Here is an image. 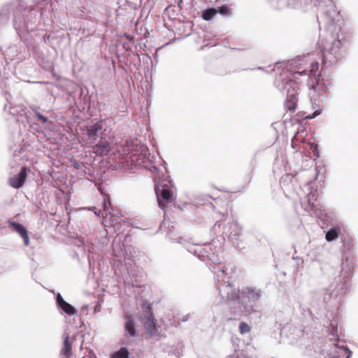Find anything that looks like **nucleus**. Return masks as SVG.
Wrapping results in <instances>:
<instances>
[{
    "label": "nucleus",
    "instance_id": "f257e3e1",
    "mask_svg": "<svg viewBox=\"0 0 358 358\" xmlns=\"http://www.w3.org/2000/svg\"><path fill=\"white\" fill-rule=\"evenodd\" d=\"M331 43L323 44L322 49V64L331 65L337 62L341 56L340 50L343 45L349 41L350 35L341 27H334Z\"/></svg>",
    "mask_w": 358,
    "mask_h": 358
},
{
    "label": "nucleus",
    "instance_id": "f03ea898",
    "mask_svg": "<svg viewBox=\"0 0 358 358\" xmlns=\"http://www.w3.org/2000/svg\"><path fill=\"white\" fill-rule=\"evenodd\" d=\"M275 85L280 90L287 92V99L285 103V108L289 111L294 112L298 101V83L292 78H289L281 79L280 83L279 80H276Z\"/></svg>",
    "mask_w": 358,
    "mask_h": 358
},
{
    "label": "nucleus",
    "instance_id": "7ed1b4c3",
    "mask_svg": "<svg viewBox=\"0 0 358 358\" xmlns=\"http://www.w3.org/2000/svg\"><path fill=\"white\" fill-rule=\"evenodd\" d=\"M319 70L318 62H313L310 65V69L309 73H307L306 71H295L292 74L293 79L298 78L297 76L308 75L310 76V86L312 89L317 92H323L325 91L326 87L331 85L329 80H324L321 78L320 73H317Z\"/></svg>",
    "mask_w": 358,
    "mask_h": 358
},
{
    "label": "nucleus",
    "instance_id": "20e7f679",
    "mask_svg": "<svg viewBox=\"0 0 358 358\" xmlns=\"http://www.w3.org/2000/svg\"><path fill=\"white\" fill-rule=\"evenodd\" d=\"M30 171V169L27 167L22 168L20 173L8 180L9 185L15 189L20 188L24 183L27 178V173Z\"/></svg>",
    "mask_w": 358,
    "mask_h": 358
},
{
    "label": "nucleus",
    "instance_id": "39448f33",
    "mask_svg": "<svg viewBox=\"0 0 358 358\" xmlns=\"http://www.w3.org/2000/svg\"><path fill=\"white\" fill-rule=\"evenodd\" d=\"M92 150L96 155H107L111 151L110 143L106 138H101L99 142L92 147Z\"/></svg>",
    "mask_w": 358,
    "mask_h": 358
},
{
    "label": "nucleus",
    "instance_id": "423d86ee",
    "mask_svg": "<svg viewBox=\"0 0 358 358\" xmlns=\"http://www.w3.org/2000/svg\"><path fill=\"white\" fill-rule=\"evenodd\" d=\"M8 224L9 226L23 238L24 245L26 246L29 245V237L26 228L24 227L21 224L13 221H9Z\"/></svg>",
    "mask_w": 358,
    "mask_h": 358
},
{
    "label": "nucleus",
    "instance_id": "0eeeda50",
    "mask_svg": "<svg viewBox=\"0 0 358 358\" xmlns=\"http://www.w3.org/2000/svg\"><path fill=\"white\" fill-rule=\"evenodd\" d=\"M157 194L158 197L159 206L161 208L164 209L166 207V203H168L171 199V192L169 189L164 187L160 191V192L159 190H158L157 192Z\"/></svg>",
    "mask_w": 358,
    "mask_h": 358
},
{
    "label": "nucleus",
    "instance_id": "6e6552de",
    "mask_svg": "<svg viewBox=\"0 0 358 358\" xmlns=\"http://www.w3.org/2000/svg\"><path fill=\"white\" fill-rule=\"evenodd\" d=\"M57 303L58 306L67 315H73L76 313V308L64 301L59 294L57 296Z\"/></svg>",
    "mask_w": 358,
    "mask_h": 358
},
{
    "label": "nucleus",
    "instance_id": "1a4fd4ad",
    "mask_svg": "<svg viewBox=\"0 0 358 358\" xmlns=\"http://www.w3.org/2000/svg\"><path fill=\"white\" fill-rule=\"evenodd\" d=\"M72 354V343L69 341V334L66 335L63 342V346L60 350L62 358H70Z\"/></svg>",
    "mask_w": 358,
    "mask_h": 358
},
{
    "label": "nucleus",
    "instance_id": "9d476101",
    "mask_svg": "<svg viewBox=\"0 0 358 358\" xmlns=\"http://www.w3.org/2000/svg\"><path fill=\"white\" fill-rule=\"evenodd\" d=\"M103 128V124L101 121L96 122L93 124L87 127V134L90 138H95L97 133Z\"/></svg>",
    "mask_w": 358,
    "mask_h": 358
},
{
    "label": "nucleus",
    "instance_id": "9b49d317",
    "mask_svg": "<svg viewBox=\"0 0 358 358\" xmlns=\"http://www.w3.org/2000/svg\"><path fill=\"white\" fill-rule=\"evenodd\" d=\"M126 319L124 330L128 335L134 337L136 335L135 322L131 316H127Z\"/></svg>",
    "mask_w": 358,
    "mask_h": 358
},
{
    "label": "nucleus",
    "instance_id": "f8f14e48",
    "mask_svg": "<svg viewBox=\"0 0 358 358\" xmlns=\"http://www.w3.org/2000/svg\"><path fill=\"white\" fill-rule=\"evenodd\" d=\"M145 320L146 321L144 322L145 329L149 332L150 336H154L157 332L156 320L154 317Z\"/></svg>",
    "mask_w": 358,
    "mask_h": 358
},
{
    "label": "nucleus",
    "instance_id": "ddd939ff",
    "mask_svg": "<svg viewBox=\"0 0 358 358\" xmlns=\"http://www.w3.org/2000/svg\"><path fill=\"white\" fill-rule=\"evenodd\" d=\"M340 232L341 228L338 227L331 229L326 234V240L329 242L336 240L338 237Z\"/></svg>",
    "mask_w": 358,
    "mask_h": 358
},
{
    "label": "nucleus",
    "instance_id": "4468645a",
    "mask_svg": "<svg viewBox=\"0 0 358 358\" xmlns=\"http://www.w3.org/2000/svg\"><path fill=\"white\" fill-rule=\"evenodd\" d=\"M99 190L103 196V211L107 212L109 210V208L111 206V201L110 195L103 192L101 186L99 187Z\"/></svg>",
    "mask_w": 358,
    "mask_h": 358
},
{
    "label": "nucleus",
    "instance_id": "2eb2a0df",
    "mask_svg": "<svg viewBox=\"0 0 358 358\" xmlns=\"http://www.w3.org/2000/svg\"><path fill=\"white\" fill-rule=\"evenodd\" d=\"M217 13V9L211 8L203 10L201 17L204 20L208 21L213 19Z\"/></svg>",
    "mask_w": 358,
    "mask_h": 358
},
{
    "label": "nucleus",
    "instance_id": "dca6fc26",
    "mask_svg": "<svg viewBox=\"0 0 358 358\" xmlns=\"http://www.w3.org/2000/svg\"><path fill=\"white\" fill-rule=\"evenodd\" d=\"M129 352L125 348H120L112 355V358H128Z\"/></svg>",
    "mask_w": 358,
    "mask_h": 358
},
{
    "label": "nucleus",
    "instance_id": "f3484780",
    "mask_svg": "<svg viewBox=\"0 0 358 358\" xmlns=\"http://www.w3.org/2000/svg\"><path fill=\"white\" fill-rule=\"evenodd\" d=\"M143 319H148V318H152L154 317L152 312V308L150 306L144 303L143 305Z\"/></svg>",
    "mask_w": 358,
    "mask_h": 358
},
{
    "label": "nucleus",
    "instance_id": "a211bd4d",
    "mask_svg": "<svg viewBox=\"0 0 358 358\" xmlns=\"http://www.w3.org/2000/svg\"><path fill=\"white\" fill-rule=\"evenodd\" d=\"M251 330V327L246 322H241L239 324V331L241 334H244L250 332Z\"/></svg>",
    "mask_w": 358,
    "mask_h": 358
},
{
    "label": "nucleus",
    "instance_id": "6ab92c4d",
    "mask_svg": "<svg viewBox=\"0 0 358 358\" xmlns=\"http://www.w3.org/2000/svg\"><path fill=\"white\" fill-rule=\"evenodd\" d=\"M217 13H220L221 15H229L231 13V9L229 8L228 6L224 5L218 8L217 9Z\"/></svg>",
    "mask_w": 358,
    "mask_h": 358
},
{
    "label": "nucleus",
    "instance_id": "aec40b11",
    "mask_svg": "<svg viewBox=\"0 0 358 358\" xmlns=\"http://www.w3.org/2000/svg\"><path fill=\"white\" fill-rule=\"evenodd\" d=\"M299 134V133L297 132L296 134L292 139L291 145H292V148L294 149H297L298 142H301L299 141V138L298 137Z\"/></svg>",
    "mask_w": 358,
    "mask_h": 358
},
{
    "label": "nucleus",
    "instance_id": "412c9836",
    "mask_svg": "<svg viewBox=\"0 0 358 358\" xmlns=\"http://www.w3.org/2000/svg\"><path fill=\"white\" fill-rule=\"evenodd\" d=\"M310 149L312 150V152L314 153V155L317 157H318L320 155H319V151H318V148H317V145H316L315 143H310Z\"/></svg>",
    "mask_w": 358,
    "mask_h": 358
},
{
    "label": "nucleus",
    "instance_id": "4be33fe9",
    "mask_svg": "<svg viewBox=\"0 0 358 358\" xmlns=\"http://www.w3.org/2000/svg\"><path fill=\"white\" fill-rule=\"evenodd\" d=\"M36 116L38 120H41L44 123L48 121V118L46 117L43 116V115H41V113H37Z\"/></svg>",
    "mask_w": 358,
    "mask_h": 358
},
{
    "label": "nucleus",
    "instance_id": "5701e85b",
    "mask_svg": "<svg viewBox=\"0 0 358 358\" xmlns=\"http://www.w3.org/2000/svg\"><path fill=\"white\" fill-rule=\"evenodd\" d=\"M345 351L348 354L345 358H350L352 355V352L350 350H349V349H348V348L345 349Z\"/></svg>",
    "mask_w": 358,
    "mask_h": 358
},
{
    "label": "nucleus",
    "instance_id": "b1692460",
    "mask_svg": "<svg viewBox=\"0 0 358 358\" xmlns=\"http://www.w3.org/2000/svg\"><path fill=\"white\" fill-rule=\"evenodd\" d=\"M92 210H94V213L96 214V215H99L100 213V210H99L98 212L96 211V207H93L91 208Z\"/></svg>",
    "mask_w": 358,
    "mask_h": 358
},
{
    "label": "nucleus",
    "instance_id": "393cba45",
    "mask_svg": "<svg viewBox=\"0 0 358 358\" xmlns=\"http://www.w3.org/2000/svg\"><path fill=\"white\" fill-rule=\"evenodd\" d=\"M125 37H126L127 39H129V40L132 39V37H131V36H129V35H125Z\"/></svg>",
    "mask_w": 358,
    "mask_h": 358
},
{
    "label": "nucleus",
    "instance_id": "a878e982",
    "mask_svg": "<svg viewBox=\"0 0 358 358\" xmlns=\"http://www.w3.org/2000/svg\"><path fill=\"white\" fill-rule=\"evenodd\" d=\"M331 358H338V357H331Z\"/></svg>",
    "mask_w": 358,
    "mask_h": 358
}]
</instances>
